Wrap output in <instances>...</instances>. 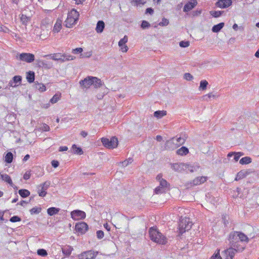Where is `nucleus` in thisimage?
I'll return each instance as SVG.
<instances>
[{"instance_id": "nucleus-1", "label": "nucleus", "mask_w": 259, "mask_h": 259, "mask_svg": "<svg viewBox=\"0 0 259 259\" xmlns=\"http://www.w3.org/2000/svg\"><path fill=\"white\" fill-rule=\"evenodd\" d=\"M228 240L231 247L235 250V253L237 251H242L244 249V246L240 244V241L238 237L237 231L231 232L229 236Z\"/></svg>"}, {"instance_id": "nucleus-2", "label": "nucleus", "mask_w": 259, "mask_h": 259, "mask_svg": "<svg viewBox=\"0 0 259 259\" xmlns=\"http://www.w3.org/2000/svg\"><path fill=\"white\" fill-rule=\"evenodd\" d=\"M149 233L151 239L154 242L161 244H165L167 242L166 238L156 229L150 228Z\"/></svg>"}, {"instance_id": "nucleus-3", "label": "nucleus", "mask_w": 259, "mask_h": 259, "mask_svg": "<svg viewBox=\"0 0 259 259\" xmlns=\"http://www.w3.org/2000/svg\"><path fill=\"white\" fill-rule=\"evenodd\" d=\"M79 16V13L74 9L69 11L65 21L66 27L70 28L75 24L78 21Z\"/></svg>"}, {"instance_id": "nucleus-4", "label": "nucleus", "mask_w": 259, "mask_h": 259, "mask_svg": "<svg viewBox=\"0 0 259 259\" xmlns=\"http://www.w3.org/2000/svg\"><path fill=\"white\" fill-rule=\"evenodd\" d=\"M43 57H49L50 59L55 61H60L64 62L67 61L73 60L75 57L73 56L67 54L55 53L52 54L46 55L43 56Z\"/></svg>"}, {"instance_id": "nucleus-5", "label": "nucleus", "mask_w": 259, "mask_h": 259, "mask_svg": "<svg viewBox=\"0 0 259 259\" xmlns=\"http://www.w3.org/2000/svg\"><path fill=\"white\" fill-rule=\"evenodd\" d=\"M192 226V223L190 221L189 218L181 217L179 224V233L182 234L186 231L189 230L191 228Z\"/></svg>"}, {"instance_id": "nucleus-6", "label": "nucleus", "mask_w": 259, "mask_h": 259, "mask_svg": "<svg viewBox=\"0 0 259 259\" xmlns=\"http://www.w3.org/2000/svg\"><path fill=\"white\" fill-rule=\"evenodd\" d=\"M101 142L103 145L108 149H113L116 148L118 145V140L115 137H112L110 140L102 138Z\"/></svg>"}, {"instance_id": "nucleus-7", "label": "nucleus", "mask_w": 259, "mask_h": 259, "mask_svg": "<svg viewBox=\"0 0 259 259\" xmlns=\"http://www.w3.org/2000/svg\"><path fill=\"white\" fill-rule=\"evenodd\" d=\"M16 58L20 61L30 63L34 61L35 57L34 55L31 53H22L20 54H18Z\"/></svg>"}, {"instance_id": "nucleus-8", "label": "nucleus", "mask_w": 259, "mask_h": 259, "mask_svg": "<svg viewBox=\"0 0 259 259\" xmlns=\"http://www.w3.org/2000/svg\"><path fill=\"white\" fill-rule=\"evenodd\" d=\"M50 184V181H46L38 186L37 193L40 197H44L47 195V190L49 188Z\"/></svg>"}, {"instance_id": "nucleus-9", "label": "nucleus", "mask_w": 259, "mask_h": 259, "mask_svg": "<svg viewBox=\"0 0 259 259\" xmlns=\"http://www.w3.org/2000/svg\"><path fill=\"white\" fill-rule=\"evenodd\" d=\"M208 180V177L205 176L197 177L193 180L187 183L186 186L188 187L195 186L205 183Z\"/></svg>"}, {"instance_id": "nucleus-10", "label": "nucleus", "mask_w": 259, "mask_h": 259, "mask_svg": "<svg viewBox=\"0 0 259 259\" xmlns=\"http://www.w3.org/2000/svg\"><path fill=\"white\" fill-rule=\"evenodd\" d=\"M97 252L93 250L84 251L78 255V259H95Z\"/></svg>"}, {"instance_id": "nucleus-11", "label": "nucleus", "mask_w": 259, "mask_h": 259, "mask_svg": "<svg viewBox=\"0 0 259 259\" xmlns=\"http://www.w3.org/2000/svg\"><path fill=\"white\" fill-rule=\"evenodd\" d=\"M86 217L85 213L82 210H75L71 212V217L74 220L84 219Z\"/></svg>"}, {"instance_id": "nucleus-12", "label": "nucleus", "mask_w": 259, "mask_h": 259, "mask_svg": "<svg viewBox=\"0 0 259 259\" xmlns=\"http://www.w3.org/2000/svg\"><path fill=\"white\" fill-rule=\"evenodd\" d=\"M168 183L167 181L164 179H161L160 181L159 186L157 187L154 192L156 194H161L165 191V190L167 187Z\"/></svg>"}, {"instance_id": "nucleus-13", "label": "nucleus", "mask_w": 259, "mask_h": 259, "mask_svg": "<svg viewBox=\"0 0 259 259\" xmlns=\"http://www.w3.org/2000/svg\"><path fill=\"white\" fill-rule=\"evenodd\" d=\"M75 229L77 233L83 234L88 230V226L85 222H79L75 225Z\"/></svg>"}, {"instance_id": "nucleus-14", "label": "nucleus", "mask_w": 259, "mask_h": 259, "mask_svg": "<svg viewBox=\"0 0 259 259\" xmlns=\"http://www.w3.org/2000/svg\"><path fill=\"white\" fill-rule=\"evenodd\" d=\"M22 77L21 76L16 75L13 77L12 80H11L8 85L6 87V89H9L10 87H16L21 83Z\"/></svg>"}, {"instance_id": "nucleus-15", "label": "nucleus", "mask_w": 259, "mask_h": 259, "mask_svg": "<svg viewBox=\"0 0 259 259\" xmlns=\"http://www.w3.org/2000/svg\"><path fill=\"white\" fill-rule=\"evenodd\" d=\"M232 4L231 0H218L215 6L221 9H225L230 7Z\"/></svg>"}, {"instance_id": "nucleus-16", "label": "nucleus", "mask_w": 259, "mask_h": 259, "mask_svg": "<svg viewBox=\"0 0 259 259\" xmlns=\"http://www.w3.org/2000/svg\"><path fill=\"white\" fill-rule=\"evenodd\" d=\"M128 38L126 35H124V36L118 42V46L120 48L121 51L122 52H126L128 51V47L125 44L127 42Z\"/></svg>"}, {"instance_id": "nucleus-17", "label": "nucleus", "mask_w": 259, "mask_h": 259, "mask_svg": "<svg viewBox=\"0 0 259 259\" xmlns=\"http://www.w3.org/2000/svg\"><path fill=\"white\" fill-rule=\"evenodd\" d=\"M197 5L196 0H190L186 3L183 8L184 12H187L192 10Z\"/></svg>"}, {"instance_id": "nucleus-18", "label": "nucleus", "mask_w": 259, "mask_h": 259, "mask_svg": "<svg viewBox=\"0 0 259 259\" xmlns=\"http://www.w3.org/2000/svg\"><path fill=\"white\" fill-rule=\"evenodd\" d=\"M92 77L88 76L85 78L83 80H81L79 81L80 85L84 88L88 89L92 85Z\"/></svg>"}, {"instance_id": "nucleus-19", "label": "nucleus", "mask_w": 259, "mask_h": 259, "mask_svg": "<svg viewBox=\"0 0 259 259\" xmlns=\"http://www.w3.org/2000/svg\"><path fill=\"white\" fill-rule=\"evenodd\" d=\"M171 167L176 171L181 172L184 171L186 165L185 163H176L171 164Z\"/></svg>"}, {"instance_id": "nucleus-20", "label": "nucleus", "mask_w": 259, "mask_h": 259, "mask_svg": "<svg viewBox=\"0 0 259 259\" xmlns=\"http://www.w3.org/2000/svg\"><path fill=\"white\" fill-rule=\"evenodd\" d=\"M38 64L45 69H50L53 67V63L42 60H37Z\"/></svg>"}, {"instance_id": "nucleus-21", "label": "nucleus", "mask_w": 259, "mask_h": 259, "mask_svg": "<svg viewBox=\"0 0 259 259\" xmlns=\"http://www.w3.org/2000/svg\"><path fill=\"white\" fill-rule=\"evenodd\" d=\"M186 167L184 169V171H190L191 172H193L195 171H197L200 167V166L197 165H191L188 163H185Z\"/></svg>"}, {"instance_id": "nucleus-22", "label": "nucleus", "mask_w": 259, "mask_h": 259, "mask_svg": "<svg viewBox=\"0 0 259 259\" xmlns=\"http://www.w3.org/2000/svg\"><path fill=\"white\" fill-rule=\"evenodd\" d=\"M224 253L226 255L225 259H233L235 255V250L232 248H228L224 250Z\"/></svg>"}, {"instance_id": "nucleus-23", "label": "nucleus", "mask_w": 259, "mask_h": 259, "mask_svg": "<svg viewBox=\"0 0 259 259\" xmlns=\"http://www.w3.org/2000/svg\"><path fill=\"white\" fill-rule=\"evenodd\" d=\"M73 248L70 245H66L62 248L63 253L67 256H69L73 251Z\"/></svg>"}, {"instance_id": "nucleus-24", "label": "nucleus", "mask_w": 259, "mask_h": 259, "mask_svg": "<svg viewBox=\"0 0 259 259\" xmlns=\"http://www.w3.org/2000/svg\"><path fill=\"white\" fill-rule=\"evenodd\" d=\"M62 29V21L60 19H57L53 29L54 33L59 32Z\"/></svg>"}, {"instance_id": "nucleus-25", "label": "nucleus", "mask_w": 259, "mask_h": 259, "mask_svg": "<svg viewBox=\"0 0 259 259\" xmlns=\"http://www.w3.org/2000/svg\"><path fill=\"white\" fill-rule=\"evenodd\" d=\"M20 19L22 24L26 26L28 22L31 20V17L27 16L24 14H20Z\"/></svg>"}, {"instance_id": "nucleus-26", "label": "nucleus", "mask_w": 259, "mask_h": 259, "mask_svg": "<svg viewBox=\"0 0 259 259\" xmlns=\"http://www.w3.org/2000/svg\"><path fill=\"white\" fill-rule=\"evenodd\" d=\"M105 28V23L103 21H99L97 22L96 31L98 33H102Z\"/></svg>"}, {"instance_id": "nucleus-27", "label": "nucleus", "mask_w": 259, "mask_h": 259, "mask_svg": "<svg viewBox=\"0 0 259 259\" xmlns=\"http://www.w3.org/2000/svg\"><path fill=\"white\" fill-rule=\"evenodd\" d=\"M92 83L95 88H99L102 85L101 79L96 77H92Z\"/></svg>"}, {"instance_id": "nucleus-28", "label": "nucleus", "mask_w": 259, "mask_h": 259, "mask_svg": "<svg viewBox=\"0 0 259 259\" xmlns=\"http://www.w3.org/2000/svg\"><path fill=\"white\" fill-rule=\"evenodd\" d=\"M1 179L5 182L8 183L10 185L13 186V183L11 177L7 174H0Z\"/></svg>"}, {"instance_id": "nucleus-29", "label": "nucleus", "mask_w": 259, "mask_h": 259, "mask_svg": "<svg viewBox=\"0 0 259 259\" xmlns=\"http://www.w3.org/2000/svg\"><path fill=\"white\" fill-rule=\"evenodd\" d=\"M248 175V172L245 170H241L236 175L235 180L237 181L243 179Z\"/></svg>"}, {"instance_id": "nucleus-30", "label": "nucleus", "mask_w": 259, "mask_h": 259, "mask_svg": "<svg viewBox=\"0 0 259 259\" xmlns=\"http://www.w3.org/2000/svg\"><path fill=\"white\" fill-rule=\"evenodd\" d=\"M238 237L239 239L240 242H245L246 243L248 242L249 239L246 235H245L244 233L237 232Z\"/></svg>"}, {"instance_id": "nucleus-31", "label": "nucleus", "mask_w": 259, "mask_h": 259, "mask_svg": "<svg viewBox=\"0 0 259 259\" xmlns=\"http://www.w3.org/2000/svg\"><path fill=\"white\" fill-rule=\"evenodd\" d=\"M166 115V111L164 110H158L154 113V116L158 119L161 118Z\"/></svg>"}, {"instance_id": "nucleus-32", "label": "nucleus", "mask_w": 259, "mask_h": 259, "mask_svg": "<svg viewBox=\"0 0 259 259\" xmlns=\"http://www.w3.org/2000/svg\"><path fill=\"white\" fill-rule=\"evenodd\" d=\"M60 211V208L57 207H50L47 209V212L49 215L52 216L57 214Z\"/></svg>"}, {"instance_id": "nucleus-33", "label": "nucleus", "mask_w": 259, "mask_h": 259, "mask_svg": "<svg viewBox=\"0 0 259 259\" xmlns=\"http://www.w3.org/2000/svg\"><path fill=\"white\" fill-rule=\"evenodd\" d=\"M189 153V150L186 147H182L177 151V153L181 156L186 155Z\"/></svg>"}, {"instance_id": "nucleus-34", "label": "nucleus", "mask_w": 259, "mask_h": 259, "mask_svg": "<svg viewBox=\"0 0 259 259\" xmlns=\"http://www.w3.org/2000/svg\"><path fill=\"white\" fill-rule=\"evenodd\" d=\"M224 26V23L221 22L218 24L214 25L212 28V31L213 32H219Z\"/></svg>"}, {"instance_id": "nucleus-35", "label": "nucleus", "mask_w": 259, "mask_h": 259, "mask_svg": "<svg viewBox=\"0 0 259 259\" xmlns=\"http://www.w3.org/2000/svg\"><path fill=\"white\" fill-rule=\"evenodd\" d=\"M34 77H35V75H34V72L30 71L28 72H27V75H26V78H27V81L29 83H32L34 81Z\"/></svg>"}, {"instance_id": "nucleus-36", "label": "nucleus", "mask_w": 259, "mask_h": 259, "mask_svg": "<svg viewBox=\"0 0 259 259\" xmlns=\"http://www.w3.org/2000/svg\"><path fill=\"white\" fill-rule=\"evenodd\" d=\"M218 97V95L215 94H213L212 93H209L207 94H206L203 96V100L207 102L209 101V99L211 98H217Z\"/></svg>"}, {"instance_id": "nucleus-37", "label": "nucleus", "mask_w": 259, "mask_h": 259, "mask_svg": "<svg viewBox=\"0 0 259 259\" xmlns=\"http://www.w3.org/2000/svg\"><path fill=\"white\" fill-rule=\"evenodd\" d=\"M72 149L73 150V153L74 154H77L78 155H81L83 154V151L82 149L80 147H77V146L75 144L72 145Z\"/></svg>"}, {"instance_id": "nucleus-38", "label": "nucleus", "mask_w": 259, "mask_h": 259, "mask_svg": "<svg viewBox=\"0 0 259 259\" xmlns=\"http://www.w3.org/2000/svg\"><path fill=\"white\" fill-rule=\"evenodd\" d=\"M208 82L206 80H202L200 81L199 87V91H204L206 89Z\"/></svg>"}, {"instance_id": "nucleus-39", "label": "nucleus", "mask_w": 259, "mask_h": 259, "mask_svg": "<svg viewBox=\"0 0 259 259\" xmlns=\"http://www.w3.org/2000/svg\"><path fill=\"white\" fill-rule=\"evenodd\" d=\"M251 162V158L250 157L246 156L242 158L240 161L239 163L241 164H247L250 163Z\"/></svg>"}, {"instance_id": "nucleus-40", "label": "nucleus", "mask_w": 259, "mask_h": 259, "mask_svg": "<svg viewBox=\"0 0 259 259\" xmlns=\"http://www.w3.org/2000/svg\"><path fill=\"white\" fill-rule=\"evenodd\" d=\"M19 194L23 197L25 198L28 197L30 195V192L26 189H21L19 190Z\"/></svg>"}, {"instance_id": "nucleus-41", "label": "nucleus", "mask_w": 259, "mask_h": 259, "mask_svg": "<svg viewBox=\"0 0 259 259\" xmlns=\"http://www.w3.org/2000/svg\"><path fill=\"white\" fill-rule=\"evenodd\" d=\"M13 159V155L11 152H8L5 156V161L8 163L12 162Z\"/></svg>"}, {"instance_id": "nucleus-42", "label": "nucleus", "mask_w": 259, "mask_h": 259, "mask_svg": "<svg viewBox=\"0 0 259 259\" xmlns=\"http://www.w3.org/2000/svg\"><path fill=\"white\" fill-rule=\"evenodd\" d=\"M61 98V94H55L50 100V102L52 104L57 103Z\"/></svg>"}, {"instance_id": "nucleus-43", "label": "nucleus", "mask_w": 259, "mask_h": 259, "mask_svg": "<svg viewBox=\"0 0 259 259\" xmlns=\"http://www.w3.org/2000/svg\"><path fill=\"white\" fill-rule=\"evenodd\" d=\"M41 208L40 207H34L31 208L30 210V212L31 214H38L41 211Z\"/></svg>"}, {"instance_id": "nucleus-44", "label": "nucleus", "mask_w": 259, "mask_h": 259, "mask_svg": "<svg viewBox=\"0 0 259 259\" xmlns=\"http://www.w3.org/2000/svg\"><path fill=\"white\" fill-rule=\"evenodd\" d=\"M184 78L187 81H191L193 79L194 77L190 73H185L184 74Z\"/></svg>"}, {"instance_id": "nucleus-45", "label": "nucleus", "mask_w": 259, "mask_h": 259, "mask_svg": "<svg viewBox=\"0 0 259 259\" xmlns=\"http://www.w3.org/2000/svg\"><path fill=\"white\" fill-rule=\"evenodd\" d=\"M37 253L38 255H40L41 256H46L48 254L47 251L44 249H38L37 251Z\"/></svg>"}, {"instance_id": "nucleus-46", "label": "nucleus", "mask_w": 259, "mask_h": 259, "mask_svg": "<svg viewBox=\"0 0 259 259\" xmlns=\"http://www.w3.org/2000/svg\"><path fill=\"white\" fill-rule=\"evenodd\" d=\"M35 88L40 92H44L46 89L45 85L42 83H38L36 84Z\"/></svg>"}, {"instance_id": "nucleus-47", "label": "nucleus", "mask_w": 259, "mask_h": 259, "mask_svg": "<svg viewBox=\"0 0 259 259\" xmlns=\"http://www.w3.org/2000/svg\"><path fill=\"white\" fill-rule=\"evenodd\" d=\"M133 161V159L132 158H128V159H126L121 162L122 165L123 167H125L127 166L129 164L132 163Z\"/></svg>"}, {"instance_id": "nucleus-48", "label": "nucleus", "mask_w": 259, "mask_h": 259, "mask_svg": "<svg viewBox=\"0 0 259 259\" xmlns=\"http://www.w3.org/2000/svg\"><path fill=\"white\" fill-rule=\"evenodd\" d=\"M169 24V21L168 19L163 18L162 19V21L159 23L160 26H167Z\"/></svg>"}, {"instance_id": "nucleus-49", "label": "nucleus", "mask_w": 259, "mask_h": 259, "mask_svg": "<svg viewBox=\"0 0 259 259\" xmlns=\"http://www.w3.org/2000/svg\"><path fill=\"white\" fill-rule=\"evenodd\" d=\"M179 45L181 47L186 48L189 46L190 42L189 41H181L180 42Z\"/></svg>"}, {"instance_id": "nucleus-50", "label": "nucleus", "mask_w": 259, "mask_h": 259, "mask_svg": "<svg viewBox=\"0 0 259 259\" xmlns=\"http://www.w3.org/2000/svg\"><path fill=\"white\" fill-rule=\"evenodd\" d=\"M244 155L243 153L242 152H236L234 154V159L235 160V161H237L240 158V157L241 156H243Z\"/></svg>"}, {"instance_id": "nucleus-51", "label": "nucleus", "mask_w": 259, "mask_h": 259, "mask_svg": "<svg viewBox=\"0 0 259 259\" xmlns=\"http://www.w3.org/2000/svg\"><path fill=\"white\" fill-rule=\"evenodd\" d=\"M150 26V25L149 23L145 20H143L142 21L141 25V27L143 29L147 28L149 27Z\"/></svg>"}, {"instance_id": "nucleus-52", "label": "nucleus", "mask_w": 259, "mask_h": 259, "mask_svg": "<svg viewBox=\"0 0 259 259\" xmlns=\"http://www.w3.org/2000/svg\"><path fill=\"white\" fill-rule=\"evenodd\" d=\"M223 13V11H213V12H212L211 15H212L214 17L217 18V17H219L221 16Z\"/></svg>"}, {"instance_id": "nucleus-53", "label": "nucleus", "mask_w": 259, "mask_h": 259, "mask_svg": "<svg viewBox=\"0 0 259 259\" xmlns=\"http://www.w3.org/2000/svg\"><path fill=\"white\" fill-rule=\"evenodd\" d=\"M50 129V126L46 123H43L40 127V130L44 132L49 131Z\"/></svg>"}, {"instance_id": "nucleus-54", "label": "nucleus", "mask_w": 259, "mask_h": 259, "mask_svg": "<svg viewBox=\"0 0 259 259\" xmlns=\"http://www.w3.org/2000/svg\"><path fill=\"white\" fill-rule=\"evenodd\" d=\"M92 55V52L89 51L80 55V58H90Z\"/></svg>"}, {"instance_id": "nucleus-55", "label": "nucleus", "mask_w": 259, "mask_h": 259, "mask_svg": "<svg viewBox=\"0 0 259 259\" xmlns=\"http://www.w3.org/2000/svg\"><path fill=\"white\" fill-rule=\"evenodd\" d=\"M211 259H222L221 256L220 255V249L217 250V252L212 256Z\"/></svg>"}, {"instance_id": "nucleus-56", "label": "nucleus", "mask_w": 259, "mask_h": 259, "mask_svg": "<svg viewBox=\"0 0 259 259\" xmlns=\"http://www.w3.org/2000/svg\"><path fill=\"white\" fill-rule=\"evenodd\" d=\"M97 237L98 239H102L104 237V234L103 231L101 230H99L97 231Z\"/></svg>"}, {"instance_id": "nucleus-57", "label": "nucleus", "mask_w": 259, "mask_h": 259, "mask_svg": "<svg viewBox=\"0 0 259 259\" xmlns=\"http://www.w3.org/2000/svg\"><path fill=\"white\" fill-rule=\"evenodd\" d=\"M10 221L11 222L15 223V222H17L20 221H21V219L19 217L15 215V216L12 217L10 219Z\"/></svg>"}, {"instance_id": "nucleus-58", "label": "nucleus", "mask_w": 259, "mask_h": 259, "mask_svg": "<svg viewBox=\"0 0 259 259\" xmlns=\"http://www.w3.org/2000/svg\"><path fill=\"white\" fill-rule=\"evenodd\" d=\"M83 51V49L81 48H77L72 50V53L74 54L81 53Z\"/></svg>"}, {"instance_id": "nucleus-59", "label": "nucleus", "mask_w": 259, "mask_h": 259, "mask_svg": "<svg viewBox=\"0 0 259 259\" xmlns=\"http://www.w3.org/2000/svg\"><path fill=\"white\" fill-rule=\"evenodd\" d=\"M31 176V174L30 171H26L24 176H23V179L25 180H28Z\"/></svg>"}, {"instance_id": "nucleus-60", "label": "nucleus", "mask_w": 259, "mask_h": 259, "mask_svg": "<svg viewBox=\"0 0 259 259\" xmlns=\"http://www.w3.org/2000/svg\"><path fill=\"white\" fill-rule=\"evenodd\" d=\"M176 140H177V144L182 145L185 142L184 139L182 138L181 137L177 138Z\"/></svg>"}, {"instance_id": "nucleus-61", "label": "nucleus", "mask_w": 259, "mask_h": 259, "mask_svg": "<svg viewBox=\"0 0 259 259\" xmlns=\"http://www.w3.org/2000/svg\"><path fill=\"white\" fill-rule=\"evenodd\" d=\"M51 164L54 167L56 168L59 166V163L57 160H53L52 161Z\"/></svg>"}, {"instance_id": "nucleus-62", "label": "nucleus", "mask_w": 259, "mask_h": 259, "mask_svg": "<svg viewBox=\"0 0 259 259\" xmlns=\"http://www.w3.org/2000/svg\"><path fill=\"white\" fill-rule=\"evenodd\" d=\"M145 3H146V1H145V0H136L135 5L138 6L140 5H144Z\"/></svg>"}, {"instance_id": "nucleus-63", "label": "nucleus", "mask_w": 259, "mask_h": 259, "mask_svg": "<svg viewBox=\"0 0 259 259\" xmlns=\"http://www.w3.org/2000/svg\"><path fill=\"white\" fill-rule=\"evenodd\" d=\"M201 13V10H196V11L193 12L192 15H193V16H198V15H200Z\"/></svg>"}, {"instance_id": "nucleus-64", "label": "nucleus", "mask_w": 259, "mask_h": 259, "mask_svg": "<svg viewBox=\"0 0 259 259\" xmlns=\"http://www.w3.org/2000/svg\"><path fill=\"white\" fill-rule=\"evenodd\" d=\"M68 150V147L67 146H61L59 147V151L60 152L66 151Z\"/></svg>"}]
</instances>
